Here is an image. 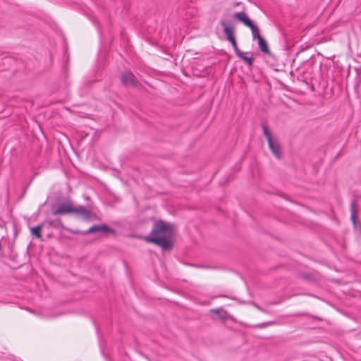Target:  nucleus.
Here are the masks:
<instances>
[{
	"mask_svg": "<svg viewBox=\"0 0 361 361\" xmlns=\"http://www.w3.org/2000/svg\"><path fill=\"white\" fill-rule=\"evenodd\" d=\"M173 235L172 227L162 221L154 224L149 235L145 238L149 243L160 246L163 250H169L172 247L170 241Z\"/></svg>",
	"mask_w": 361,
	"mask_h": 361,
	"instance_id": "1",
	"label": "nucleus"
},
{
	"mask_svg": "<svg viewBox=\"0 0 361 361\" xmlns=\"http://www.w3.org/2000/svg\"><path fill=\"white\" fill-rule=\"evenodd\" d=\"M226 39L229 41L234 49L235 54H240V50L238 49L237 42L235 37V27L231 21L222 18L220 21Z\"/></svg>",
	"mask_w": 361,
	"mask_h": 361,
	"instance_id": "2",
	"label": "nucleus"
},
{
	"mask_svg": "<svg viewBox=\"0 0 361 361\" xmlns=\"http://www.w3.org/2000/svg\"><path fill=\"white\" fill-rule=\"evenodd\" d=\"M235 19L242 22L245 25L249 27L252 31L253 39H257L262 37L259 35V29L255 25L252 21L247 17L243 11L235 13L233 15Z\"/></svg>",
	"mask_w": 361,
	"mask_h": 361,
	"instance_id": "3",
	"label": "nucleus"
},
{
	"mask_svg": "<svg viewBox=\"0 0 361 361\" xmlns=\"http://www.w3.org/2000/svg\"><path fill=\"white\" fill-rule=\"evenodd\" d=\"M121 82L126 86L135 87L138 81L131 72H126L121 75Z\"/></svg>",
	"mask_w": 361,
	"mask_h": 361,
	"instance_id": "4",
	"label": "nucleus"
},
{
	"mask_svg": "<svg viewBox=\"0 0 361 361\" xmlns=\"http://www.w3.org/2000/svg\"><path fill=\"white\" fill-rule=\"evenodd\" d=\"M72 213L85 220H90L92 217L90 211L87 210L85 207L81 205L74 207L73 212Z\"/></svg>",
	"mask_w": 361,
	"mask_h": 361,
	"instance_id": "5",
	"label": "nucleus"
},
{
	"mask_svg": "<svg viewBox=\"0 0 361 361\" xmlns=\"http://www.w3.org/2000/svg\"><path fill=\"white\" fill-rule=\"evenodd\" d=\"M73 207L72 203H63L61 204L58 208L53 211V214H72L73 212Z\"/></svg>",
	"mask_w": 361,
	"mask_h": 361,
	"instance_id": "6",
	"label": "nucleus"
},
{
	"mask_svg": "<svg viewBox=\"0 0 361 361\" xmlns=\"http://www.w3.org/2000/svg\"><path fill=\"white\" fill-rule=\"evenodd\" d=\"M269 147L272 152L273 154L277 158L281 157V149L279 142L275 140L268 141Z\"/></svg>",
	"mask_w": 361,
	"mask_h": 361,
	"instance_id": "7",
	"label": "nucleus"
},
{
	"mask_svg": "<svg viewBox=\"0 0 361 361\" xmlns=\"http://www.w3.org/2000/svg\"><path fill=\"white\" fill-rule=\"evenodd\" d=\"M95 232L107 233V232H113V231L111 228H109L107 226H106L104 224L94 225V226H91L84 233L88 234V233H95Z\"/></svg>",
	"mask_w": 361,
	"mask_h": 361,
	"instance_id": "8",
	"label": "nucleus"
},
{
	"mask_svg": "<svg viewBox=\"0 0 361 361\" xmlns=\"http://www.w3.org/2000/svg\"><path fill=\"white\" fill-rule=\"evenodd\" d=\"M356 201L354 200L350 204V219L355 227L357 226V211H356Z\"/></svg>",
	"mask_w": 361,
	"mask_h": 361,
	"instance_id": "9",
	"label": "nucleus"
},
{
	"mask_svg": "<svg viewBox=\"0 0 361 361\" xmlns=\"http://www.w3.org/2000/svg\"><path fill=\"white\" fill-rule=\"evenodd\" d=\"M258 45L262 52L269 54V49L267 41L262 37L257 39Z\"/></svg>",
	"mask_w": 361,
	"mask_h": 361,
	"instance_id": "10",
	"label": "nucleus"
},
{
	"mask_svg": "<svg viewBox=\"0 0 361 361\" xmlns=\"http://www.w3.org/2000/svg\"><path fill=\"white\" fill-rule=\"evenodd\" d=\"M247 54H250L251 56H245V54L242 51H240V54H236V56L238 57H239L240 59H241L249 66H252V61H253L252 54V53H247Z\"/></svg>",
	"mask_w": 361,
	"mask_h": 361,
	"instance_id": "11",
	"label": "nucleus"
},
{
	"mask_svg": "<svg viewBox=\"0 0 361 361\" xmlns=\"http://www.w3.org/2000/svg\"><path fill=\"white\" fill-rule=\"evenodd\" d=\"M210 312L217 314L219 317L224 322L227 319V312L222 309H212Z\"/></svg>",
	"mask_w": 361,
	"mask_h": 361,
	"instance_id": "12",
	"label": "nucleus"
},
{
	"mask_svg": "<svg viewBox=\"0 0 361 361\" xmlns=\"http://www.w3.org/2000/svg\"><path fill=\"white\" fill-rule=\"evenodd\" d=\"M43 224L38 225L36 227L30 228L31 233L36 238H40L42 237L41 231L42 229Z\"/></svg>",
	"mask_w": 361,
	"mask_h": 361,
	"instance_id": "13",
	"label": "nucleus"
},
{
	"mask_svg": "<svg viewBox=\"0 0 361 361\" xmlns=\"http://www.w3.org/2000/svg\"><path fill=\"white\" fill-rule=\"evenodd\" d=\"M262 128H263L264 135L267 138V142L273 140L271 133L269 132V128L266 125L263 124Z\"/></svg>",
	"mask_w": 361,
	"mask_h": 361,
	"instance_id": "14",
	"label": "nucleus"
},
{
	"mask_svg": "<svg viewBox=\"0 0 361 361\" xmlns=\"http://www.w3.org/2000/svg\"><path fill=\"white\" fill-rule=\"evenodd\" d=\"M255 306L256 307V308H257L259 310L263 312H265V311L261 307H259V305H255Z\"/></svg>",
	"mask_w": 361,
	"mask_h": 361,
	"instance_id": "15",
	"label": "nucleus"
},
{
	"mask_svg": "<svg viewBox=\"0 0 361 361\" xmlns=\"http://www.w3.org/2000/svg\"><path fill=\"white\" fill-rule=\"evenodd\" d=\"M49 225H51H51H53V222H52V221H49Z\"/></svg>",
	"mask_w": 361,
	"mask_h": 361,
	"instance_id": "16",
	"label": "nucleus"
}]
</instances>
